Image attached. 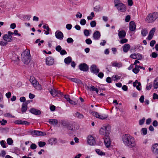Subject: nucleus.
<instances>
[{
  "mask_svg": "<svg viewBox=\"0 0 158 158\" xmlns=\"http://www.w3.org/2000/svg\"><path fill=\"white\" fill-rule=\"evenodd\" d=\"M61 47L60 45H58L56 48V50L58 52H60L61 50Z\"/></svg>",
  "mask_w": 158,
  "mask_h": 158,
  "instance_id": "4d7b16f0",
  "label": "nucleus"
},
{
  "mask_svg": "<svg viewBox=\"0 0 158 158\" xmlns=\"http://www.w3.org/2000/svg\"><path fill=\"white\" fill-rule=\"evenodd\" d=\"M131 17L130 15H127L126 16L125 19V21L127 22H129L130 20Z\"/></svg>",
  "mask_w": 158,
  "mask_h": 158,
  "instance_id": "680f3d73",
  "label": "nucleus"
},
{
  "mask_svg": "<svg viewBox=\"0 0 158 158\" xmlns=\"http://www.w3.org/2000/svg\"><path fill=\"white\" fill-rule=\"evenodd\" d=\"M158 18V13L157 12L149 14L146 19V21L148 23H153Z\"/></svg>",
  "mask_w": 158,
  "mask_h": 158,
  "instance_id": "20e7f679",
  "label": "nucleus"
},
{
  "mask_svg": "<svg viewBox=\"0 0 158 158\" xmlns=\"http://www.w3.org/2000/svg\"><path fill=\"white\" fill-rule=\"evenodd\" d=\"M7 143L8 145H13V141L12 139L9 138L7 139Z\"/></svg>",
  "mask_w": 158,
  "mask_h": 158,
  "instance_id": "ea45409f",
  "label": "nucleus"
},
{
  "mask_svg": "<svg viewBox=\"0 0 158 158\" xmlns=\"http://www.w3.org/2000/svg\"><path fill=\"white\" fill-rule=\"evenodd\" d=\"M122 139L123 143L129 147H134L136 145L135 138L129 135L125 134L123 135L122 136Z\"/></svg>",
  "mask_w": 158,
  "mask_h": 158,
  "instance_id": "f257e3e1",
  "label": "nucleus"
},
{
  "mask_svg": "<svg viewBox=\"0 0 158 158\" xmlns=\"http://www.w3.org/2000/svg\"><path fill=\"white\" fill-rule=\"evenodd\" d=\"M153 86L155 89H157L158 88V77L154 80Z\"/></svg>",
  "mask_w": 158,
  "mask_h": 158,
  "instance_id": "a878e982",
  "label": "nucleus"
},
{
  "mask_svg": "<svg viewBox=\"0 0 158 158\" xmlns=\"http://www.w3.org/2000/svg\"><path fill=\"white\" fill-rule=\"evenodd\" d=\"M148 33V31L147 29H143L141 30V34L143 36H145Z\"/></svg>",
  "mask_w": 158,
  "mask_h": 158,
  "instance_id": "473e14b6",
  "label": "nucleus"
},
{
  "mask_svg": "<svg viewBox=\"0 0 158 158\" xmlns=\"http://www.w3.org/2000/svg\"><path fill=\"white\" fill-rule=\"evenodd\" d=\"M145 120V118H143L142 119L140 120L139 121V125H143L144 123Z\"/></svg>",
  "mask_w": 158,
  "mask_h": 158,
  "instance_id": "5fc2aeb1",
  "label": "nucleus"
},
{
  "mask_svg": "<svg viewBox=\"0 0 158 158\" xmlns=\"http://www.w3.org/2000/svg\"><path fill=\"white\" fill-rule=\"evenodd\" d=\"M101 36L100 32L98 31H95L93 35V37L94 39L95 40H98Z\"/></svg>",
  "mask_w": 158,
  "mask_h": 158,
  "instance_id": "f3484780",
  "label": "nucleus"
},
{
  "mask_svg": "<svg viewBox=\"0 0 158 158\" xmlns=\"http://www.w3.org/2000/svg\"><path fill=\"white\" fill-rule=\"evenodd\" d=\"M69 79L72 81L75 82L77 83L78 84L80 85L81 84H82V83L81 82V81L79 79H78L75 78H69Z\"/></svg>",
  "mask_w": 158,
  "mask_h": 158,
  "instance_id": "393cba45",
  "label": "nucleus"
},
{
  "mask_svg": "<svg viewBox=\"0 0 158 158\" xmlns=\"http://www.w3.org/2000/svg\"><path fill=\"white\" fill-rule=\"evenodd\" d=\"M49 123L53 126H55L58 123V121L55 119H50L49 120Z\"/></svg>",
  "mask_w": 158,
  "mask_h": 158,
  "instance_id": "5701e85b",
  "label": "nucleus"
},
{
  "mask_svg": "<svg viewBox=\"0 0 158 158\" xmlns=\"http://www.w3.org/2000/svg\"><path fill=\"white\" fill-rule=\"evenodd\" d=\"M104 142L106 147H110L111 141L110 139L109 136L107 137H104Z\"/></svg>",
  "mask_w": 158,
  "mask_h": 158,
  "instance_id": "f8f14e48",
  "label": "nucleus"
},
{
  "mask_svg": "<svg viewBox=\"0 0 158 158\" xmlns=\"http://www.w3.org/2000/svg\"><path fill=\"white\" fill-rule=\"evenodd\" d=\"M69 122L66 120H62L61 121V124H62L64 127L66 128V126L68 125Z\"/></svg>",
  "mask_w": 158,
  "mask_h": 158,
  "instance_id": "c9c22d12",
  "label": "nucleus"
},
{
  "mask_svg": "<svg viewBox=\"0 0 158 158\" xmlns=\"http://www.w3.org/2000/svg\"><path fill=\"white\" fill-rule=\"evenodd\" d=\"M139 66L136 65L135 68L133 69V72L135 73H137L139 71Z\"/></svg>",
  "mask_w": 158,
  "mask_h": 158,
  "instance_id": "e433bc0d",
  "label": "nucleus"
},
{
  "mask_svg": "<svg viewBox=\"0 0 158 158\" xmlns=\"http://www.w3.org/2000/svg\"><path fill=\"white\" fill-rule=\"evenodd\" d=\"M90 91H95L97 94H98V89L97 88L95 87L94 86L91 85L89 87H88Z\"/></svg>",
  "mask_w": 158,
  "mask_h": 158,
  "instance_id": "7c9ffc66",
  "label": "nucleus"
},
{
  "mask_svg": "<svg viewBox=\"0 0 158 158\" xmlns=\"http://www.w3.org/2000/svg\"><path fill=\"white\" fill-rule=\"evenodd\" d=\"M77 18H81L82 16V15L79 12L77 13V14L76 15Z\"/></svg>",
  "mask_w": 158,
  "mask_h": 158,
  "instance_id": "69168bd1",
  "label": "nucleus"
},
{
  "mask_svg": "<svg viewBox=\"0 0 158 158\" xmlns=\"http://www.w3.org/2000/svg\"><path fill=\"white\" fill-rule=\"evenodd\" d=\"M141 85L140 83L138 82L137 80H136L133 83V85L134 87H136V89L139 90H141L140 88L139 87Z\"/></svg>",
  "mask_w": 158,
  "mask_h": 158,
  "instance_id": "4be33fe9",
  "label": "nucleus"
},
{
  "mask_svg": "<svg viewBox=\"0 0 158 158\" xmlns=\"http://www.w3.org/2000/svg\"><path fill=\"white\" fill-rule=\"evenodd\" d=\"M43 27L45 29H46L47 30V31H45V34L46 35H48L50 33V28L48 26L47 24H46L45 25H44L43 26Z\"/></svg>",
  "mask_w": 158,
  "mask_h": 158,
  "instance_id": "c85d7f7f",
  "label": "nucleus"
},
{
  "mask_svg": "<svg viewBox=\"0 0 158 158\" xmlns=\"http://www.w3.org/2000/svg\"><path fill=\"white\" fill-rule=\"evenodd\" d=\"M74 115L75 117L79 119H82L84 117L83 115L82 114L78 112H76Z\"/></svg>",
  "mask_w": 158,
  "mask_h": 158,
  "instance_id": "bb28decb",
  "label": "nucleus"
},
{
  "mask_svg": "<svg viewBox=\"0 0 158 158\" xmlns=\"http://www.w3.org/2000/svg\"><path fill=\"white\" fill-rule=\"evenodd\" d=\"M67 41L68 43H73V40L72 38H69L67 39Z\"/></svg>",
  "mask_w": 158,
  "mask_h": 158,
  "instance_id": "8fccbe9b",
  "label": "nucleus"
},
{
  "mask_svg": "<svg viewBox=\"0 0 158 158\" xmlns=\"http://www.w3.org/2000/svg\"><path fill=\"white\" fill-rule=\"evenodd\" d=\"M54 63V60L53 57L49 56L46 58V63L48 66L52 65Z\"/></svg>",
  "mask_w": 158,
  "mask_h": 158,
  "instance_id": "1a4fd4ad",
  "label": "nucleus"
},
{
  "mask_svg": "<svg viewBox=\"0 0 158 158\" xmlns=\"http://www.w3.org/2000/svg\"><path fill=\"white\" fill-rule=\"evenodd\" d=\"M50 93L51 94V95L53 97L57 96L60 95H62V93L60 92V91L56 90L54 89H48Z\"/></svg>",
  "mask_w": 158,
  "mask_h": 158,
  "instance_id": "0eeeda50",
  "label": "nucleus"
},
{
  "mask_svg": "<svg viewBox=\"0 0 158 158\" xmlns=\"http://www.w3.org/2000/svg\"><path fill=\"white\" fill-rule=\"evenodd\" d=\"M152 87V85L151 84H149L147 85L146 89L147 90H150Z\"/></svg>",
  "mask_w": 158,
  "mask_h": 158,
  "instance_id": "bf43d9fd",
  "label": "nucleus"
},
{
  "mask_svg": "<svg viewBox=\"0 0 158 158\" xmlns=\"http://www.w3.org/2000/svg\"><path fill=\"white\" fill-rule=\"evenodd\" d=\"M91 72L94 74H97L99 71V69L96 65H93L90 68Z\"/></svg>",
  "mask_w": 158,
  "mask_h": 158,
  "instance_id": "9b49d317",
  "label": "nucleus"
},
{
  "mask_svg": "<svg viewBox=\"0 0 158 158\" xmlns=\"http://www.w3.org/2000/svg\"><path fill=\"white\" fill-rule=\"evenodd\" d=\"M90 25L91 27H94L96 26V22L95 21H93L90 22Z\"/></svg>",
  "mask_w": 158,
  "mask_h": 158,
  "instance_id": "a18cd8bd",
  "label": "nucleus"
},
{
  "mask_svg": "<svg viewBox=\"0 0 158 158\" xmlns=\"http://www.w3.org/2000/svg\"><path fill=\"white\" fill-rule=\"evenodd\" d=\"M0 144L3 148H6V146L5 141L4 140L1 141L0 142Z\"/></svg>",
  "mask_w": 158,
  "mask_h": 158,
  "instance_id": "de8ad7c7",
  "label": "nucleus"
},
{
  "mask_svg": "<svg viewBox=\"0 0 158 158\" xmlns=\"http://www.w3.org/2000/svg\"><path fill=\"white\" fill-rule=\"evenodd\" d=\"M30 111L31 113L36 115L40 114H41V112L39 110L34 108L31 109Z\"/></svg>",
  "mask_w": 158,
  "mask_h": 158,
  "instance_id": "412c9836",
  "label": "nucleus"
},
{
  "mask_svg": "<svg viewBox=\"0 0 158 158\" xmlns=\"http://www.w3.org/2000/svg\"><path fill=\"white\" fill-rule=\"evenodd\" d=\"M86 21L84 19H82L80 21V23L82 25H84L86 23Z\"/></svg>",
  "mask_w": 158,
  "mask_h": 158,
  "instance_id": "37998d69",
  "label": "nucleus"
},
{
  "mask_svg": "<svg viewBox=\"0 0 158 158\" xmlns=\"http://www.w3.org/2000/svg\"><path fill=\"white\" fill-rule=\"evenodd\" d=\"M8 43L7 42H3L2 41H0V45L2 46H6L7 44Z\"/></svg>",
  "mask_w": 158,
  "mask_h": 158,
  "instance_id": "6e6d98bb",
  "label": "nucleus"
},
{
  "mask_svg": "<svg viewBox=\"0 0 158 158\" xmlns=\"http://www.w3.org/2000/svg\"><path fill=\"white\" fill-rule=\"evenodd\" d=\"M155 43H156L155 40H152L150 42V46L151 47H152L154 46V45L155 44Z\"/></svg>",
  "mask_w": 158,
  "mask_h": 158,
  "instance_id": "e2e57ef3",
  "label": "nucleus"
},
{
  "mask_svg": "<svg viewBox=\"0 0 158 158\" xmlns=\"http://www.w3.org/2000/svg\"><path fill=\"white\" fill-rule=\"evenodd\" d=\"M130 57L133 59L140 60L142 58V56L139 53H134L131 55Z\"/></svg>",
  "mask_w": 158,
  "mask_h": 158,
  "instance_id": "4468645a",
  "label": "nucleus"
},
{
  "mask_svg": "<svg viewBox=\"0 0 158 158\" xmlns=\"http://www.w3.org/2000/svg\"><path fill=\"white\" fill-rule=\"evenodd\" d=\"M127 41L128 40L126 38H123L122 39L120 40V43L121 44H123L127 43Z\"/></svg>",
  "mask_w": 158,
  "mask_h": 158,
  "instance_id": "c03bdc74",
  "label": "nucleus"
},
{
  "mask_svg": "<svg viewBox=\"0 0 158 158\" xmlns=\"http://www.w3.org/2000/svg\"><path fill=\"white\" fill-rule=\"evenodd\" d=\"M114 6L118 10L121 12H124L126 10L125 5L119 0H114Z\"/></svg>",
  "mask_w": 158,
  "mask_h": 158,
  "instance_id": "7ed1b4c3",
  "label": "nucleus"
},
{
  "mask_svg": "<svg viewBox=\"0 0 158 158\" xmlns=\"http://www.w3.org/2000/svg\"><path fill=\"white\" fill-rule=\"evenodd\" d=\"M112 65L113 66L117 67L119 68L122 66V64L120 63H118L117 62L113 63L112 64Z\"/></svg>",
  "mask_w": 158,
  "mask_h": 158,
  "instance_id": "58836bf2",
  "label": "nucleus"
},
{
  "mask_svg": "<svg viewBox=\"0 0 158 158\" xmlns=\"http://www.w3.org/2000/svg\"><path fill=\"white\" fill-rule=\"evenodd\" d=\"M60 53L61 55H64L67 54V53L65 50H61L60 52Z\"/></svg>",
  "mask_w": 158,
  "mask_h": 158,
  "instance_id": "0e129e2a",
  "label": "nucleus"
},
{
  "mask_svg": "<svg viewBox=\"0 0 158 158\" xmlns=\"http://www.w3.org/2000/svg\"><path fill=\"white\" fill-rule=\"evenodd\" d=\"M55 35L57 39L60 40L63 39L64 37L63 33L59 30H57L55 32Z\"/></svg>",
  "mask_w": 158,
  "mask_h": 158,
  "instance_id": "ddd939ff",
  "label": "nucleus"
},
{
  "mask_svg": "<svg viewBox=\"0 0 158 158\" xmlns=\"http://www.w3.org/2000/svg\"><path fill=\"white\" fill-rule=\"evenodd\" d=\"M111 78L110 77H108L106 78V81L107 82L110 83L111 82Z\"/></svg>",
  "mask_w": 158,
  "mask_h": 158,
  "instance_id": "774afa93",
  "label": "nucleus"
},
{
  "mask_svg": "<svg viewBox=\"0 0 158 158\" xmlns=\"http://www.w3.org/2000/svg\"><path fill=\"white\" fill-rule=\"evenodd\" d=\"M153 36V35L150 34H149L147 38V39H148L149 40H151L152 39Z\"/></svg>",
  "mask_w": 158,
  "mask_h": 158,
  "instance_id": "338daca9",
  "label": "nucleus"
},
{
  "mask_svg": "<svg viewBox=\"0 0 158 158\" xmlns=\"http://www.w3.org/2000/svg\"><path fill=\"white\" fill-rule=\"evenodd\" d=\"M72 61L71 58L70 56H69L65 58L64 60V63L67 64H69Z\"/></svg>",
  "mask_w": 158,
  "mask_h": 158,
  "instance_id": "2f4dec72",
  "label": "nucleus"
},
{
  "mask_svg": "<svg viewBox=\"0 0 158 158\" xmlns=\"http://www.w3.org/2000/svg\"><path fill=\"white\" fill-rule=\"evenodd\" d=\"M22 60L24 64H27L30 62L31 56L29 52L26 51L22 54Z\"/></svg>",
  "mask_w": 158,
  "mask_h": 158,
  "instance_id": "39448f33",
  "label": "nucleus"
},
{
  "mask_svg": "<svg viewBox=\"0 0 158 158\" xmlns=\"http://www.w3.org/2000/svg\"><path fill=\"white\" fill-rule=\"evenodd\" d=\"M3 38L5 41L8 42L11 41L13 39L11 35H8L7 34L4 35Z\"/></svg>",
  "mask_w": 158,
  "mask_h": 158,
  "instance_id": "dca6fc26",
  "label": "nucleus"
},
{
  "mask_svg": "<svg viewBox=\"0 0 158 158\" xmlns=\"http://www.w3.org/2000/svg\"><path fill=\"white\" fill-rule=\"evenodd\" d=\"M85 41L86 43L89 45H90L92 43V41L89 38L86 39Z\"/></svg>",
  "mask_w": 158,
  "mask_h": 158,
  "instance_id": "49530a36",
  "label": "nucleus"
},
{
  "mask_svg": "<svg viewBox=\"0 0 158 158\" xmlns=\"http://www.w3.org/2000/svg\"><path fill=\"white\" fill-rule=\"evenodd\" d=\"M131 48L130 45L128 44H125L123 46V50L124 52H127Z\"/></svg>",
  "mask_w": 158,
  "mask_h": 158,
  "instance_id": "aec40b11",
  "label": "nucleus"
},
{
  "mask_svg": "<svg viewBox=\"0 0 158 158\" xmlns=\"http://www.w3.org/2000/svg\"><path fill=\"white\" fill-rule=\"evenodd\" d=\"M31 134L33 136L35 135L40 136L46 135V133L39 131H34L31 132Z\"/></svg>",
  "mask_w": 158,
  "mask_h": 158,
  "instance_id": "9d476101",
  "label": "nucleus"
},
{
  "mask_svg": "<svg viewBox=\"0 0 158 158\" xmlns=\"http://www.w3.org/2000/svg\"><path fill=\"white\" fill-rule=\"evenodd\" d=\"M87 142L90 145H94L96 144V141L94 137L91 135L88 136L87 137Z\"/></svg>",
  "mask_w": 158,
  "mask_h": 158,
  "instance_id": "423d86ee",
  "label": "nucleus"
},
{
  "mask_svg": "<svg viewBox=\"0 0 158 158\" xmlns=\"http://www.w3.org/2000/svg\"><path fill=\"white\" fill-rule=\"evenodd\" d=\"M111 127L109 125H105L103 126L99 130L100 134L104 137L109 136L110 132Z\"/></svg>",
  "mask_w": 158,
  "mask_h": 158,
  "instance_id": "f03ea898",
  "label": "nucleus"
},
{
  "mask_svg": "<svg viewBox=\"0 0 158 158\" xmlns=\"http://www.w3.org/2000/svg\"><path fill=\"white\" fill-rule=\"evenodd\" d=\"M95 151L99 155L102 156L105 155V152H102L99 149H96Z\"/></svg>",
  "mask_w": 158,
  "mask_h": 158,
  "instance_id": "f704fd0d",
  "label": "nucleus"
},
{
  "mask_svg": "<svg viewBox=\"0 0 158 158\" xmlns=\"http://www.w3.org/2000/svg\"><path fill=\"white\" fill-rule=\"evenodd\" d=\"M27 103H23L21 109L22 112L24 113L27 110Z\"/></svg>",
  "mask_w": 158,
  "mask_h": 158,
  "instance_id": "c756f323",
  "label": "nucleus"
},
{
  "mask_svg": "<svg viewBox=\"0 0 158 158\" xmlns=\"http://www.w3.org/2000/svg\"><path fill=\"white\" fill-rule=\"evenodd\" d=\"M57 141V139L56 138H52L48 140V142L49 143H51V145L55 144Z\"/></svg>",
  "mask_w": 158,
  "mask_h": 158,
  "instance_id": "72a5a7b5",
  "label": "nucleus"
},
{
  "mask_svg": "<svg viewBox=\"0 0 158 158\" xmlns=\"http://www.w3.org/2000/svg\"><path fill=\"white\" fill-rule=\"evenodd\" d=\"M7 123V121L4 119H2V121L0 120V123L2 125H4Z\"/></svg>",
  "mask_w": 158,
  "mask_h": 158,
  "instance_id": "603ef678",
  "label": "nucleus"
},
{
  "mask_svg": "<svg viewBox=\"0 0 158 158\" xmlns=\"http://www.w3.org/2000/svg\"><path fill=\"white\" fill-rule=\"evenodd\" d=\"M29 81L31 84L33 85L36 83V82H38L35 78L33 76H31L29 79Z\"/></svg>",
  "mask_w": 158,
  "mask_h": 158,
  "instance_id": "cd10ccee",
  "label": "nucleus"
},
{
  "mask_svg": "<svg viewBox=\"0 0 158 158\" xmlns=\"http://www.w3.org/2000/svg\"><path fill=\"white\" fill-rule=\"evenodd\" d=\"M156 31L155 28H153L150 31L149 34L154 35V33Z\"/></svg>",
  "mask_w": 158,
  "mask_h": 158,
  "instance_id": "3c124183",
  "label": "nucleus"
},
{
  "mask_svg": "<svg viewBox=\"0 0 158 158\" xmlns=\"http://www.w3.org/2000/svg\"><path fill=\"white\" fill-rule=\"evenodd\" d=\"M136 26L133 21H131L129 23V29L130 31H133L136 29Z\"/></svg>",
  "mask_w": 158,
  "mask_h": 158,
  "instance_id": "a211bd4d",
  "label": "nucleus"
},
{
  "mask_svg": "<svg viewBox=\"0 0 158 158\" xmlns=\"http://www.w3.org/2000/svg\"><path fill=\"white\" fill-rule=\"evenodd\" d=\"M80 69L84 71H86L89 69L88 66L85 63H82L80 64L79 66Z\"/></svg>",
  "mask_w": 158,
  "mask_h": 158,
  "instance_id": "2eb2a0df",
  "label": "nucleus"
},
{
  "mask_svg": "<svg viewBox=\"0 0 158 158\" xmlns=\"http://www.w3.org/2000/svg\"><path fill=\"white\" fill-rule=\"evenodd\" d=\"M67 129L70 130H73V125L70 124L69 123L68 124V125L66 127Z\"/></svg>",
  "mask_w": 158,
  "mask_h": 158,
  "instance_id": "79ce46f5",
  "label": "nucleus"
},
{
  "mask_svg": "<svg viewBox=\"0 0 158 158\" xmlns=\"http://www.w3.org/2000/svg\"><path fill=\"white\" fill-rule=\"evenodd\" d=\"M92 114L94 116L102 120L105 119L108 117V115H100L96 112H92Z\"/></svg>",
  "mask_w": 158,
  "mask_h": 158,
  "instance_id": "6e6552de",
  "label": "nucleus"
},
{
  "mask_svg": "<svg viewBox=\"0 0 158 158\" xmlns=\"http://www.w3.org/2000/svg\"><path fill=\"white\" fill-rule=\"evenodd\" d=\"M84 34L86 36H88L89 35V33L88 30L87 29H85L84 31Z\"/></svg>",
  "mask_w": 158,
  "mask_h": 158,
  "instance_id": "09e8293b",
  "label": "nucleus"
},
{
  "mask_svg": "<svg viewBox=\"0 0 158 158\" xmlns=\"http://www.w3.org/2000/svg\"><path fill=\"white\" fill-rule=\"evenodd\" d=\"M119 31L118 35L119 38L123 39L126 36V32L124 31Z\"/></svg>",
  "mask_w": 158,
  "mask_h": 158,
  "instance_id": "6ab92c4d",
  "label": "nucleus"
},
{
  "mask_svg": "<svg viewBox=\"0 0 158 158\" xmlns=\"http://www.w3.org/2000/svg\"><path fill=\"white\" fill-rule=\"evenodd\" d=\"M152 57L155 58L157 57L158 54L155 52H153L152 53Z\"/></svg>",
  "mask_w": 158,
  "mask_h": 158,
  "instance_id": "052dcab7",
  "label": "nucleus"
},
{
  "mask_svg": "<svg viewBox=\"0 0 158 158\" xmlns=\"http://www.w3.org/2000/svg\"><path fill=\"white\" fill-rule=\"evenodd\" d=\"M4 116L6 117H11V118H14L15 116H12L10 114L7 113L5 114H4Z\"/></svg>",
  "mask_w": 158,
  "mask_h": 158,
  "instance_id": "864d4df0",
  "label": "nucleus"
},
{
  "mask_svg": "<svg viewBox=\"0 0 158 158\" xmlns=\"http://www.w3.org/2000/svg\"><path fill=\"white\" fill-rule=\"evenodd\" d=\"M33 86L35 89L37 90H40L42 89L41 85L38 82H36V83H35Z\"/></svg>",
  "mask_w": 158,
  "mask_h": 158,
  "instance_id": "b1692460",
  "label": "nucleus"
},
{
  "mask_svg": "<svg viewBox=\"0 0 158 158\" xmlns=\"http://www.w3.org/2000/svg\"><path fill=\"white\" fill-rule=\"evenodd\" d=\"M141 133L143 135H146L147 133V129L145 128H143L141 131Z\"/></svg>",
  "mask_w": 158,
  "mask_h": 158,
  "instance_id": "4c0bfd02",
  "label": "nucleus"
},
{
  "mask_svg": "<svg viewBox=\"0 0 158 158\" xmlns=\"http://www.w3.org/2000/svg\"><path fill=\"white\" fill-rule=\"evenodd\" d=\"M72 26L71 24H68L66 25V27L68 30H70L71 29Z\"/></svg>",
  "mask_w": 158,
  "mask_h": 158,
  "instance_id": "13d9d810",
  "label": "nucleus"
},
{
  "mask_svg": "<svg viewBox=\"0 0 158 158\" xmlns=\"http://www.w3.org/2000/svg\"><path fill=\"white\" fill-rule=\"evenodd\" d=\"M38 144L40 147H43L46 144V143L45 142L42 141L38 142Z\"/></svg>",
  "mask_w": 158,
  "mask_h": 158,
  "instance_id": "a19ab883",
  "label": "nucleus"
}]
</instances>
